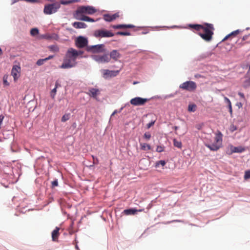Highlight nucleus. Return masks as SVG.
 <instances>
[{
    "instance_id": "obj_1",
    "label": "nucleus",
    "mask_w": 250,
    "mask_h": 250,
    "mask_svg": "<svg viewBox=\"0 0 250 250\" xmlns=\"http://www.w3.org/2000/svg\"><path fill=\"white\" fill-rule=\"evenodd\" d=\"M83 52L77 50L73 48L68 49L63 59V62L60 66L62 69H68L75 67L77 64L76 60L82 58Z\"/></svg>"
},
{
    "instance_id": "obj_2",
    "label": "nucleus",
    "mask_w": 250,
    "mask_h": 250,
    "mask_svg": "<svg viewBox=\"0 0 250 250\" xmlns=\"http://www.w3.org/2000/svg\"><path fill=\"white\" fill-rule=\"evenodd\" d=\"M189 26L198 31L203 30L204 33H199L198 34L204 40L209 42L212 40L214 30L212 24L205 23L204 25L189 24Z\"/></svg>"
},
{
    "instance_id": "obj_3",
    "label": "nucleus",
    "mask_w": 250,
    "mask_h": 250,
    "mask_svg": "<svg viewBox=\"0 0 250 250\" xmlns=\"http://www.w3.org/2000/svg\"><path fill=\"white\" fill-rule=\"evenodd\" d=\"M96 9L91 6H82L78 7L77 10H76L74 17H81L82 16H84L83 14H89L91 15L95 13L96 12Z\"/></svg>"
},
{
    "instance_id": "obj_4",
    "label": "nucleus",
    "mask_w": 250,
    "mask_h": 250,
    "mask_svg": "<svg viewBox=\"0 0 250 250\" xmlns=\"http://www.w3.org/2000/svg\"><path fill=\"white\" fill-rule=\"evenodd\" d=\"M222 134L220 132H219L216 134L214 138L215 143L211 144H206L205 146L212 151H217L221 146L222 142Z\"/></svg>"
},
{
    "instance_id": "obj_5",
    "label": "nucleus",
    "mask_w": 250,
    "mask_h": 250,
    "mask_svg": "<svg viewBox=\"0 0 250 250\" xmlns=\"http://www.w3.org/2000/svg\"><path fill=\"white\" fill-rule=\"evenodd\" d=\"M60 4L59 2H55L53 3L46 4L44 6L43 12L46 15H51L56 13L60 7Z\"/></svg>"
},
{
    "instance_id": "obj_6",
    "label": "nucleus",
    "mask_w": 250,
    "mask_h": 250,
    "mask_svg": "<svg viewBox=\"0 0 250 250\" xmlns=\"http://www.w3.org/2000/svg\"><path fill=\"white\" fill-rule=\"evenodd\" d=\"M93 35L96 38H108L114 36V34L109 31L104 29L95 30L93 33Z\"/></svg>"
},
{
    "instance_id": "obj_7",
    "label": "nucleus",
    "mask_w": 250,
    "mask_h": 250,
    "mask_svg": "<svg viewBox=\"0 0 250 250\" xmlns=\"http://www.w3.org/2000/svg\"><path fill=\"white\" fill-rule=\"evenodd\" d=\"M180 88L188 91H193L197 88L196 83L193 81H189L183 83L179 86Z\"/></svg>"
},
{
    "instance_id": "obj_8",
    "label": "nucleus",
    "mask_w": 250,
    "mask_h": 250,
    "mask_svg": "<svg viewBox=\"0 0 250 250\" xmlns=\"http://www.w3.org/2000/svg\"><path fill=\"white\" fill-rule=\"evenodd\" d=\"M104 44L87 46V51L93 53L104 52L105 51Z\"/></svg>"
},
{
    "instance_id": "obj_9",
    "label": "nucleus",
    "mask_w": 250,
    "mask_h": 250,
    "mask_svg": "<svg viewBox=\"0 0 250 250\" xmlns=\"http://www.w3.org/2000/svg\"><path fill=\"white\" fill-rule=\"evenodd\" d=\"M120 70L121 69L118 70H109L108 69H103L102 70L103 77L105 79L116 77L119 74Z\"/></svg>"
},
{
    "instance_id": "obj_10",
    "label": "nucleus",
    "mask_w": 250,
    "mask_h": 250,
    "mask_svg": "<svg viewBox=\"0 0 250 250\" xmlns=\"http://www.w3.org/2000/svg\"><path fill=\"white\" fill-rule=\"evenodd\" d=\"M87 39L82 36L78 37L75 41V45L79 48H84L87 46Z\"/></svg>"
},
{
    "instance_id": "obj_11",
    "label": "nucleus",
    "mask_w": 250,
    "mask_h": 250,
    "mask_svg": "<svg viewBox=\"0 0 250 250\" xmlns=\"http://www.w3.org/2000/svg\"><path fill=\"white\" fill-rule=\"evenodd\" d=\"M92 58L94 60L99 63H107L110 61V58L107 54L93 55Z\"/></svg>"
},
{
    "instance_id": "obj_12",
    "label": "nucleus",
    "mask_w": 250,
    "mask_h": 250,
    "mask_svg": "<svg viewBox=\"0 0 250 250\" xmlns=\"http://www.w3.org/2000/svg\"><path fill=\"white\" fill-rule=\"evenodd\" d=\"M21 67L18 65L13 66L11 70V75L13 77L14 80L16 82L20 76Z\"/></svg>"
},
{
    "instance_id": "obj_13",
    "label": "nucleus",
    "mask_w": 250,
    "mask_h": 250,
    "mask_svg": "<svg viewBox=\"0 0 250 250\" xmlns=\"http://www.w3.org/2000/svg\"><path fill=\"white\" fill-rule=\"evenodd\" d=\"M89 96L97 99V97L100 94V91L98 89L94 88H90L88 91L86 93Z\"/></svg>"
},
{
    "instance_id": "obj_14",
    "label": "nucleus",
    "mask_w": 250,
    "mask_h": 250,
    "mask_svg": "<svg viewBox=\"0 0 250 250\" xmlns=\"http://www.w3.org/2000/svg\"><path fill=\"white\" fill-rule=\"evenodd\" d=\"M110 59H112L115 61H117L121 57V54L117 50H113L109 54Z\"/></svg>"
},
{
    "instance_id": "obj_15",
    "label": "nucleus",
    "mask_w": 250,
    "mask_h": 250,
    "mask_svg": "<svg viewBox=\"0 0 250 250\" xmlns=\"http://www.w3.org/2000/svg\"><path fill=\"white\" fill-rule=\"evenodd\" d=\"M119 17L118 13H115L113 15L105 14L104 16V19L105 21H111Z\"/></svg>"
},
{
    "instance_id": "obj_16",
    "label": "nucleus",
    "mask_w": 250,
    "mask_h": 250,
    "mask_svg": "<svg viewBox=\"0 0 250 250\" xmlns=\"http://www.w3.org/2000/svg\"><path fill=\"white\" fill-rule=\"evenodd\" d=\"M243 32L242 30H240V29H237L236 30H235L234 31H232V32H231L230 34H228V35H227L222 40V42H224L226 40H227V39H228L229 38L231 37V38H234L236 36H237L238 34H239L240 33H241L242 32Z\"/></svg>"
},
{
    "instance_id": "obj_17",
    "label": "nucleus",
    "mask_w": 250,
    "mask_h": 250,
    "mask_svg": "<svg viewBox=\"0 0 250 250\" xmlns=\"http://www.w3.org/2000/svg\"><path fill=\"white\" fill-rule=\"evenodd\" d=\"M60 228L56 227L55 229L52 232V239L53 241L57 242L58 237L60 235L59 233Z\"/></svg>"
},
{
    "instance_id": "obj_18",
    "label": "nucleus",
    "mask_w": 250,
    "mask_h": 250,
    "mask_svg": "<svg viewBox=\"0 0 250 250\" xmlns=\"http://www.w3.org/2000/svg\"><path fill=\"white\" fill-rule=\"evenodd\" d=\"M245 80L243 83V86L245 87H248L250 86V70H249L245 77Z\"/></svg>"
},
{
    "instance_id": "obj_19",
    "label": "nucleus",
    "mask_w": 250,
    "mask_h": 250,
    "mask_svg": "<svg viewBox=\"0 0 250 250\" xmlns=\"http://www.w3.org/2000/svg\"><path fill=\"white\" fill-rule=\"evenodd\" d=\"M140 211H141V210H137L135 208H129V209L124 210L123 213H124V214H125L126 215H134L137 212H139Z\"/></svg>"
},
{
    "instance_id": "obj_20",
    "label": "nucleus",
    "mask_w": 250,
    "mask_h": 250,
    "mask_svg": "<svg viewBox=\"0 0 250 250\" xmlns=\"http://www.w3.org/2000/svg\"><path fill=\"white\" fill-rule=\"evenodd\" d=\"M75 18L77 20L83 21L88 22H94V20L86 16H82L81 17H76Z\"/></svg>"
},
{
    "instance_id": "obj_21",
    "label": "nucleus",
    "mask_w": 250,
    "mask_h": 250,
    "mask_svg": "<svg viewBox=\"0 0 250 250\" xmlns=\"http://www.w3.org/2000/svg\"><path fill=\"white\" fill-rule=\"evenodd\" d=\"M73 26L76 28H85L87 25L84 22H74L72 24Z\"/></svg>"
},
{
    "instance_id": "obj_22",
    "label": "nucleus",
    "mask_w": 250,
    "mask_h": 250,
    "mask_svg": "<svg viewBox=\"0 0 250 250\" xmlns=\"http://www.w3.org/2000/svg\"><path fill=\"white\" fill-rule=\"evenodd\" d=\"M133 27L131 24H119L117 25H114L113 27L115 29H122V28H130Z\"/></svg>"
},
{
    "instance_id": "obj_23",
    "label": "nucleus",
    "mask_w": 250,
    "mask_h": 250,
    "mask_svg": "<svg viewBox=\"0 0 250 250\" xmlns=\"http://www.w3.org/2000/svg\"><path fill=\"white\" fill-rule=\"evenodd\" d=\"M130 103L134 105H139L141 104V97H136L130 100Z\"/></svg>"
},
{
    "instance_id": "obj_24",
    "label": "nucleus",
    "mask_w": 250,
    "mask_h": 250,
    "mask_svg": "<svg viewBox=\"0 0 250 250\" xmlns=\"http://www.w3.org/2000/svg\"><path fill=\"white\" fill-rule=\"evenodd\" d=\"M50 51L54 52H58L59 51V47L56 45H53L49 46Z\"/></svg>"
},
{
    "instance_id": "obj_25",
    "label": "nucleus",
    "mask_w": 250,
    "mask_h": 250,
    "mask_svg": "<svg viewBox=\"0 0 250 250\" xmlns=\"http://www.w3.org/2000/svg\"><path fill=\"white\" fill-rule=\"evenodd\" d=\"M173 145L175 147H177L179 148H181L182 146V144L181 141H179L176 139H174L173 140Z\"/></svg>"
},
{
    "instance_id": "obj_26",
    "label": "nucleus",
    "mask_w": 250,
    "mask_h": 250,
    "mask_svg": "<svg viewBox=\"0 0 250 250\" xmlns=\"http://www.w3.org/2000/svg\"><path fill=\"white\" fill-rule=\"evenodd\" d=\"M245 151V148L242 146L234 147L232 151L233 152L241 153Z\"/></svg>"
},
{
    "instance_id": "obj_27",
    "label": "nucleus",
    "mask_w": 250,
    "mask_h": 250,
    "mask_svg": "<svg viewBox=\"0 0 250 250\" xmlns=\"http://www.w3.org/2000/svg\"><path fill=\"white\" fill-rule=\"evenodd\" d=\"M76 1H77V0H62L60 1V2H59V3H60V4L66 5V4H69V3L74 2H76Z\"/></svg>"
},
{
    "instance_id": "obj_28",
    "label": "nucleus",
    "mask_w": 250,
    "mask_h": 250,
    "mask_svg": "<svg viewBox=\"0 0 250 250\" xmlns=\"http://www.w3.org/2000/svg\"><path fill=\"white\" fill-rule=\"evenodd\" d=\"M196 105L194 104H189L188 110L190 112H194L196 110Z\"/></svg>"
},
{
    "instance_id": "obj_29",
    "label": "nucleus",
    "mask_w": 250,
    "mask_h": 250,
    "mask_svg": "<svg viewBox=\"0 0 250 250\" xmlns=\"http://www.w3.org/2000/svg\"><path fill=\"white\" fill-rule=\"evenodd\" d=\"M30 34L32 36H36L39 34V30L37 28H32L30 31Z\"/></svg>"
},
{
    "instance_id": "obj_30",
    "label": "nucleus",
    "mask_w": 250,
    "mask_h": 250,
    "mask_svg": "<svg viewBox=\"0 0 250 250\" xmlns=\"http://www.w3.org/2000/svg\"><path fill=\"white\" fill-rule=\"evenodd\" d=\"M70 114H64L62 118L61 121L62 122H65L66 121L68 120L69 119Z\"/></svg>"
},
{
    "instance_id": "obj_31",
    "label": "nucleus",
    "mask_w": 250,
    "mask_h": 250,
    "mask_svg": "<svg viewBox=\"0 0 250 250\" xmlns=\"http://www.w3.org/2000/svg\"><path fill=\"white\" fill-rule=\"evenodd\" d=\"M8 75H4L3 77V83L4 85L8 86L9 83L7 81Z\"/></svg>"
},
{
    "instance_id": "obj_32",
    "label": "nucleus",
    "mask_w": 250,
    "mask_h": 250,
    "mask_svg": "<svg viewBox=\"0 0 250 250\" xmlns=\"http://www.w3.org/2000/svg\"><path fill=\"white\" fill-rule=\"evenodd\" d=\"M151 148L150 145L147 144H144L142 145V149L150 150Z\"/></svg>"
},
{
    "instance_id": "obj_33",
    "label": "nucleus",
    "mask_w": 250,
    "mask_h": 250,
    "mask_svg": "<svg viewBox=\"0 0 250 250\" xmlns=\"http://www.w3.org/2000/svg\"><path fill=\"white\" fill-rule=\"evenodd\" d=\"M151 137V134L149 132H146L144 135V138L146 140H149L150 139Z\"/></svg>"
},
{
    "instance_id": "obj_34",
    "label": "nucleus",
    "mask_w": 250,
    "mask_h": 250,
    "mask_svg": "<svg viewBox=\"0 0 250 250\" xmlns=\"http://www.w3.org/2000/svg\"><path fill=\"white\" fill-rule=\"evenodd\" d=\"M117 35L122 36H128L130 35V33L128 32L119 31L117 33Z\"/></svg>"
},
{
    "instance_id": "obj_35",
    "label": "nucleus",
    "mask_w": 250,
    "mask_h": 250,
    "mask_svg": "<svg viewBox=\"0 0 250 250\" xmlns=\"http://www.w3.org/2000/svg\"><path fill=\"white\" fill-rule=\"evenodd\" d=\"M250 178V170H247L245 172L244 179H248Z\"/></svg>"
},
{
    "instance_id": "obj_36",
    "label": "nucleus",
    "mask_w": 250,
    "mask_h": 250,
    "mask_svg": "<svg viewBox=\"0 0 250 250\" xmlns=\"http://www.w3.org/2000/svg\"><path fill=\"white\" fill-rule=\"evenodd\" d=\"M155 121H156L155 120H151L150 123H149L148 124H147L146 125V128L148 129L150 127H151L152 126H153L154 125Z\"/></svg>"
},
{
    "instance_id": "obj_37",
    "label": "nucleus",
    "mask_w": 250,
    "mask_h": 250,
    "mask_svg": "<svg viewBox=\"0 0 250 250\" xmlns=\"http://www.w3.org/2000/svg\"><path fill=\"white\" fill-rule=\"evenodd\" d=\"M57 91V88L56 87H55L54 89H53L51 92L50 96L52 98H54L55 97V96L56 95V93Z\"/></svg>"
},
{
    "instance_id": "obj_38",
    "label": "nucleus",
    "mask_w": 250,
    "mask_h": 250,
    "mask_svg": "<svg viewBox=\"0 0 250 250\" xmlns=\"http://www.w3.org/2000/svg\"><path fill=\"white\" fill-rule=\"evenodd\" d=\"M44 62H45V60L44 59H40L37 62L36 64L40 66V65H42V64H43Z\"/></svg>"
},
{
    "instance_id": "obj_39",
    "label": "nucleus",
    "mask_w": 250,
    "mask_h": 250,
    "mask_svg": "<svg viewBox=\"0 0 250 250\" xmlns=\"http://www.w3.org/2000/svg\"><path fill=\"white\" fill-rule=\"evenodd\" d=\"M92 158H93V164H94V165L98 164H99V160H98V159L97 157H95V156H94L93 155L92 156Z\"/></svg>"
},
{
    "instance_id": "obj_40",
    "label": "nucleus",
    "mask_w": 250,
    "mask_h": 250,
    "mask_svg": "<svg viewBox=\"0 0 250 250\" xmlns=\"http://www.w3.org/2000/svg\"><path fill=\"white\" fill-rule=\"evenodd\" d=\"M237 129V127L234 125H231L229 127V130L231 132H233V131L236 130Z\"/></svg>"
},
{
    "instance_id": "obj_41",
    "label": "nucleus",
    "mask_w": 250,
    "mask_h": 250,
    "mask_svg": "<svg viewBox=\"0 0 250 250\" xmlns=\"http://www.w3.org/2000/svg\"><path fill=\"white\" fill-rule=\"evenodd\" d=\"M164 150V147L162 146H157L156 151L158 152H163Z\"/></svg>"
},
{
    "instance_id": "obj_42",
    "label": "nucleus",
    "mask_w": 250,
    "mask_h": 250,
    "mask_svg": "<svg viewBox=\"0 0 250 250\" xmlns=\"http://www.w3.org/2000/svg\"><path fill=\"white\" fill-rule=\"evenodd\" d=\"M58 185V182L57 180H55L52 182V187H57Z\"/></svg>"
},
{
    "instance_id": "obj_43",
    "label": "nucleus",
    "mask_w": 250,
    "mask_h": 250,
    "mask_svg": "<svg viewBox=\"0 0 250 250\" xmlns=\"http://www.w3.org/2000/svg\"><path fill=\"white\" fill-rule=\"evenodd\" d=\"M4 118V116L3 115H0V129L1 128V126L2 124L3 120Z\"/></svg>"
},
{
    "instance_id": "obj_44",
    "label": "nucleus",
    "mask_w": 250,
    "mask_h": 250,
    "mask_svg": "<svg viewBox=\"0 0 250 250\" xmlns=\"http://www.w3.org/2000/svg\"><path fill=\"white\" fill-rule=\"evenodd\" d=\"M151 99H146V98H142V105L144 104L146 102L149 101Z\"/></svg>"
},
{
    "instance_id": "obj_45",
    "label": "nucleus",
    "mask_w": 250,
    "mask_h": 250,
    "mask_svg": "<svg viewBox=\"0 0 250 250\" xmlns=\"http://www.w3.org/2000/svg\"><path fill=\"white\" fill-rule=\"evenodd\" d=\"M228 106H229V112L231 116H232V109L231 104H229V105H228Z\"/></svg>"
},
{
    "instance_id": "obj_46",
    "label": "nucleus",
    "mask_w": 250,
    "mask_h": 250,
    "mask_svg": "<svg viewBox=\"0 0 250 250\" xmlns=\"http://www.w3.org/2000/svg\"><path fill=\"white\" fill-rule=\"evenodd\" d=\"M157 164L158 165H161L162 166H164L166 165V162L165 161L161 160L159 161Z\"/></svg>"
},
{
    "instance_id": "obj_47",
    "label": "nucleus",
    "mask_w": 250,
    "mask_h": 250,
    "mask_svg": "<svg viewBox=\"0 0 250 250\" xmlns=\"http://www.w3.org/2000/svg\"><path fill=\"white\" fill-rule=\"evenodd\" d=\"M225 100L227 102L228 105H229V104H231L230 101L227 97H225Z\"/></svg>"
},
{
    "instance_id": "obj_48",
    "label": "nucleus",
    "mask_w": 250,
    "mask_h": 250,
    "mask_svg": "<svg viewBox=\"0 0 250 250\" xmlns=\"http://www.w3.org/2000/svg\"><path fill=\"white\" fill-rule=\"evenodd\" d=\"M25 1H26V2H32V3H34V2H36L37 1V0H25Z\"/></svg>"
},
{
    "instance_id": "obj_49",
    "label": "nucleus",
    "mask_w": 250,
    "mask_h": 250,
    "mask_svg": "<svg viewBox=\"0 0 250 250\" xmlns=\"http://www.w3.org/2000/svg\"><path fill=\"white\" fill-rule=\"evenodd\" d=\"M194 77L195 78H202V77H203L202 76H201V75L199 74H197L196 75H194Z\"/></svg>"
},
{
    "instance_id": "obj_50",
    "label": "nucleus",
    "mask_w": 250,
    "mask_h": 250,
    "mask_svg": "<svg viewBox=\"0 0 250 250\" xmlns=\"http://www.w3.org/2000/svg\"><path fill=\"white\" fill-rule=\"evenodd\" d=\"M53 58V56H49L48 57L45 58V61H47L51 59H52Z\"/></svg>"
},
{
    "instance_id": "obj_51",
    "label": "nucleus",
    "mask_w": 250,
    "mask_h": 250,
    "mask_svg": "<svg viewBox=\"0 0 250 250\" xmlns=\"http://www.w3.org/2000/svg\"><path fill=\"white\" fill-rule=\"evenodd\" d=\"M238 95L241 97H242V98H245V96H244V94L242 93H241V92H239L238 93Z\"/></svg>"
},
{
    "instance_id": "obj_52",
    "label": "nucleus",
    "mask_w": 250,
    "mask_h": 250,
    "mask_svg": "<svg viewBox=\"0 0 250 250\" xmlns=\"http://www.w3.org/2000/svg\"><path fill=\"white\" fill-rule=\"evenodd\" d=\"M248 35H245V36H244L242 38V41H245L247 39V38H248Z\"/></svg>"
},
{
    "instance_id": "obj_53",
    "label": "nucleus",
    "mask_w": 250,
    "mask_h": 250,
    "mask_svg": "<svg viewBox=\"0 0 250 250\" xmlns=\"http://www.w3.org/2000/svg\"><path fill=\"white\" fill-rule=\"evenodd\" d=\"M61 85L57 82L55 84V87L58 88V86H60Z\"/></svg>"
},
{
    "instance_id": "obj_54",
    "label": "nucleus",
    "mask_w": 250,
    "mask_h": 250,
    "mask_svg": "<svg viewBox=\"0 0 250 250\" xmlns=\"http://www.w3.org/2000/svg\"><path fill=\"white\" fill-rule=\"evenodd\" d=\"M173 128L174 129V130L176 131L175 133L177 134V132H176V130L178 129V126H174Z\"/></svg>"
},
{
    "instance_id": "obj_55",
    "label": "nucleus",
    "mask_w": 250,
    "mask_h": 250,
    "mask_svg": "<svg viewBox=\"0 0 250 250\" xmlns=\"http://www.w3.org/2000/svg\"><path fill=\"white\" fill-rule=\"evenodd\" d=\"M19 1V0H13V1L12 2V4H13L14 3L18 2Z\"/></svg>"
},
{
    "instance_id": "obj_56",
    "label": "nucleus",
    "mask_w": 250,
    "mask_h": 250,
    "mask_svg": "<svg viewBox=\"0 0 250 250\" xmlns=\"http://www.w3.org/2000/svg\"><path fill=\"white\" fill-rule=\"evenodd\" d=\"M117 112H118L117 110H115L113 112V113L112 114V116L114 115H115V114H116Z\"/></svg>"
},
{
    "instance_id": "obj_57",
    "label": "nucleus",
    "mask_w": 250,
    "mask_h": 250,
    "mask_svg": "<svg viewBox=\"0 0 250 250\" xmlns=\"http://www.w3.org/2000/svg\"><path fill=\"white\" fill-rule=\"evenodd\" d=\"M146 32L144 31V29L142 27V34H146Z\"/></svg>"
},
{
    "instance_id": "obj_58",
    "label": "nucleus",
    "mask_w": 250,
    "mask_h": 250,
    "mask_svg": "<svg viewBox=\"0 0 250 250\" xmlns=\"http://www.w3.org/2000/svg\"><path fill=\"white\" fill-rule=\"evenodd\" d=\"M2 54V51L1 49L0 48V56Z\"/></svg>"
},
{
    "instance_id": "obj_59",
    "label": "nucleus",
    "mask_w": 250,
    "mask_h": 250,
    "mask_svg": "<svg viewBox=\"0 0 250 250\" xmlns=\"http://www.w3.org/2000/svg\"><path fill=\"white\" fill-rule=\"evenodd\" d=\"M138 83L137 82H134L133 84H135V83Z\"/></svg>"
},
{
    "instance_id": "obj_60",
    "label": "nucleus",
    "mask_w": 250,
    "mask_h": 250,
    "mask_svg": "<svg viewBox=\"0 0 250 250\" xmlns=\"http://www.w3.org/2000/svg\"><path fill=\"white\" fill-rule=\"evenodd\" d=\"M250 29V28L248 27L246 28V30H249Z\"/></svg>"
},
{
    "instance_id": "obj_61",
    "label": "nucleus",
    "mask_w": 250,
    "mask_h": 250,
    "mask_svg": "<svg viewBox=\"0 0 250 250\" xmlns=\"http://www.w3.org/2000/svg\"><path fill=\"white\" fill-rule=\"evenodd\" d=\"M197 128H198V129H200V126H198V127H197Z\"/></svg>"
},
{
    "instance_id": "obj_62",
    "label": "nucleus",
    "mask_w": 250,
    "mask_h": 250,
    "mask_svg": "<svg viewBox=\"0 0 250 250\" xmlns=\"http://www.w3.org/2000/svg\"><path fill=\"white\" fill-rule=\"evenodd\" d=\"M241 105V106H242L241 103H240V104H239V105Z\"/></svg>"
},
{
    "instance_id": "obj_63",
    "label": "nucleus",
    "mask_w": 250,
    "mask_h": 250,
    "mask_svg": "<svg viewBox=\"0 0 250 250\" xmlns=\"http://www.w3.org/2000/svg\"><path fill=\"white\" fill-rule=\"evenodd\" d=\"M241 105V106H242L241 103H240V104H239V105Z\"/></svg>"
},
{
    "instance_id": "obj_64",
    "label": "nucleus",
    "mask_w": 250,
    "mask_h": 250,
    "mask_svg": "<svg viewBox=\"0 0 250 250\" xmlns=\"http://www.w3.org/2000/svg\"><path fill=\"white\" fill-rule=\"evenodd\" d=\"M76 248L78 249V246L77 245L76 246Z\"/></svg>"
}]
</instances>
